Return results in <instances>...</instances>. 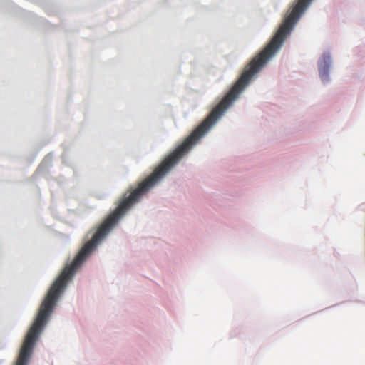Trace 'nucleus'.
I'll use <instances>...</instances> for the list:
<instances>
[{
    "label": "nucleus",
    "instance_id": "1",
    "mask_svg": "<svg viewBox=\"0 0 365 365\" xmlns=\"http://www.w3.org/2000/svg\"><path fill=\"white\" fill-rule=\"evenodd\" d=\"M330 63L331 58L329 54H324L319 61V72L322 80H326L328 77Z\"/></svg>",
    "mask_w": 365,
    "mask_h": 365
}]
</instances>
